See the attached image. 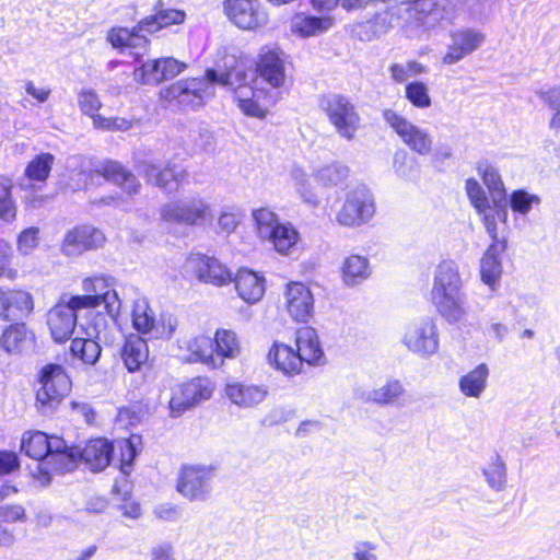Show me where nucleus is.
<instances>
[{
    "mask_svg": "<svg viewBox=\"0 0 560 560\" xmlns=\"http://www.w3.org/2000/svg\"><path fill=\"white\" fill-rule=\"evenodd\" d=\"M539 203V196L529 194L524 189L514 190L510 196L511 209L520 214H527L534 206Z\"/></svg>",
    "mask_w": 560,
    "mask_h": 560,
    "instance_id": "864d4df0",
    "label": "nucleus"
},
{
    "mask_svg": "<svg viewBox=\"0 0 560 560\" xmlns=\"http://www.w3.org/2000/svg\"><path fill=\"white\" fill-rule=\"evenodd\" d=\"M224 393L232 404L243 409H250L260 405L267 398L269 390L266 385L234 382L225 386Z\"/></svg>",
    "mask_w": 560,
    "mask_h": 560,
    "instance_id": "393cba45",
    "label": "nucleus"
},
{
    "mask_svg": "<svg viewBox=\"0 0 560 560\" xmlns=\"http://www.w3.org/2000/svg\"><path fill=\"white\" fill-rule=\"evenodd\" d=\"M81 112L90 117L94 116L102 107L97 93L91 89H83L78 95Z\"/></svg>",
    "mask_w": 560,
    "mask_h": 560,
    "instance_id": "13d9d810",
    "label": "nucleus"
},
{
    "mask_svg": "<svg viewBox=\"0 0 560 560\" xmlns=\"http://www.w3.org/2000/svg\"><path fill=\"white\" fill-rule=\"evenodd\" d=\"M445 0H386L369 5L368 18L355 24L353 32L364 42L387 34L399 20L402 10L408 21L417 27L429 30L442 18Z\"/></svg>",
    "mask_w": 560,
    "mask_h": 560,
    "instance_id": "f257e3e1",
    "label": "nucleus"
},
{
    "mask_svg": "<svg viewBox=\"0 0 560 560\" xmlns=\"http://www.w3.org/2000/svg\"><path fill=\"white\" fill-rule=\"evenodd\" d=\"M33 311V300L28 292L8 291V313L11 320L30 314Z\"/></svg>",
    "mask_w": 560,
    "mask_h": 560,
    "instance_id": "a18cd8bd",
    "label": "nucleus"
},
{
    "mask_svg": "<svg viewBox=\"0 0 560 560\" xmlns=\"http://www.w3.org/2000/svg\"><path fill=\"white\" fill-rule=\"evenodd\" d=\"M162 58L144 62L135 69V80L142 84H159L163 81Z\"/></svg>",
    "mask_w": 560,
    "mask_h": 560,
    "instance_id": "49530a36",
    "label": "nucleus"
},
{
    "mask_svg": "<svg viewBox=\"0 0 560 560\" xmlns=\"http://www.w3.org/2000/svg\"><path fill=\"white\" fill-rule=\"evenodd\" d=\"M154 316L152 310L145 302L137 303L132 311V324L135 329L142 334L153 337Z\"/></svg>",
    "mask_w": 560,
    "mask_h": 560,
    "instance_id": "de8ad7c7",
    "label": "nucleus"
},
{
    "mask_svg": "<svg viewBox=\"0 0 560 560\" xmlns=\"http://www.w3.org/2000/svg\"><path fill=\"white\" fill-rule=\"evenodd\" d=\"M186 349L189 355L186 358L188 362H200L210 368L221 365L214 357L213 339L208 336H198L186 342Z\"/></svg>",
    "mask_w": 560,
    "mask_h": 560,
    "instance_id": "2f4dec72",
    "label": "nucleus"
},
{
    "mask_svg": "<svg viewBox=\"0 0 560 560\" xmlns=\"http://www.w3.org/2000/svg\"><path fill=\"white\" fill-rule=\"evenodd\" d=\"M105 242L102 231L92 225H80L69 231L62 243L67 256H77L85 250L98 248Z\"/></svg>",
    "mask_w": 560,
    "mask_h": 560,
    "instance_id": "a211bd4d",
    "label": "nucleus"
},
{
    "mask_svg": "<svg viewBox=\"0 0 560 560\" xmlns=\"http://www.w3.org/2000/svg\"><path fill=\"white\" fill-rule=\"evenodd\" d=\"M405 387L398 380H387L385 384L370 390L365 400L380 406L394 405L398 398L404 395Z\"/></svg>",
    "mask_w": 560,
    "mask_h": 560,
    "instance_id": "e433bc0d",
    "label": "nucleus"
},
{
    "mask_svg": "<svg viewBox=\"0 0 560 560\" xmlns=\"http://www.w3.org/2000/svg\"><path fill=\"white\" fill-rule=\"evenodd\" d=\"M268 360L277 370L289 376L299 374L303 365L298 353L283 343L273 345L268 353Z\"/></svg>",
    "mask_w": 560,
    "mask_h": 560,
    "instance_id": "c756f323",
    "label": "nucleus"
},
{
    "mask_svg": "<svg viewBox=\"0 0 560 560\" xmlns=\"http://www.w3.org/2000/svg\"><path fill=\"white\" fill-rule=\"evenodd\" d=\"M401 343L413 354L429 359L440 349V332L436 319L423 316L409 322L401 337Z\"/></svg>",
    "mask_w": 560,
    "mask_h": 560,
    "instance_id": "0eeeda50",
    "label": "nucleus"
},
{
    "mask_svg": "<svg viewBox=\"0 0 560 560\" xmlns=\"http://www.w3.org/2000/svg\"><path fill=\"white\" fill-rule=\"evenodd\" d=\"M113 444L106 439H94L86 443L83 448L69 446L67 452L73 455L74 467L78 460H83L92 471H101L105 469L113 456Z\"/></svg>",
    "mask_w": 560,
    "mask_h": 560,
    "instance_id": "f3484780",
    "label": "nucleus"
},
{
    "mask_svg": "<svg viewBox=\"0 0 560 560\" xmlns=\"http://www.w3.org/2000/svg\"><path fill=\"white\" fill-rule=\"evenodd\" d=\"M431 302L436 312L448 324H456L467 315V295L464 291L458 265L452 260H442L434 269Z\"/></svg>",
    "mask_w": 560,
    "mask_h": 560,
    "instance_id": "f03ea898",
    "label": "nucleus"
},
{
    "mask_svg": "<svg viewBox=\"0 0 560 560\" xmlns=\"http://www.w3.org/2000/svg\"><path fill=\"white\" fill-rule=\"evenodd\" d=\"M537 95L547 104L550 108L560 109V86L540 89L537 91Z\"/></svg>",
    "mask_w": 560,
    "mask_h": 560,
    "instance_id": "774afa93",
    "label": "nucleus"
},
{
    "mask_svg": "<svg viewBox=\"0 0 560 560\" xmlns=\"http://www.w3.org/2000/svg\"><path fill=\"white\" fill-rule=\"evenodd\" d=\"M185 12L176 9H166L156 12L154 15L144 18L139 22V28L153 34L163 27L180 24L185 20Z\"/></svg>",
    "mask_w": 560,
    "mask_h": 560,
    "instance_id": "c9c22d12",
    "label": "nucleus"
},
{
    "mask_svg": "<svg viewBox=\"0 0 560 560\" xmlns=\"http://www.w3.org/2000/svg\"><path fill=\"white\" fill-rule=\"evenodd\" d=\"M450 37L451 44L443 57V63L445 65H454L463 60L477 50L485 40L482 33L471 28L454 31Z\"/></svg>",
    "mask_w": 560,
    "mask_h": 560,
    "instance_id": "6ab92c4d",
    "label": "nucleus"
},
{
    "mask_svg": "<svg viewBox=\"0 0 560 560\" xmlns=\"http://www.w3.org/2000/svg\"><path fill=\"white\" fill-rule=\"evenodd\" d=\"M70 351L73 357L80 359L85 364H95L102 352L96 338L86 336L85 338H75L71 341Z\"/></svg>",
    "mask_w": 560,
    "mask_h": 560,
    "instance_id": "79ce46f5",
    "label": "nucleus"
},
{
    "mask_svg": "<svg viewBox=\"0 0 560 560\" xmlns=\"http://www.w3.org/2000/svg\"><path fill=\"white\" fill-rule=\"evenodd\" d=\"M117 317L106 313H102L98 311H94L93 308H89L88 311V322L86 325L82 328L85 331V335L89 337H94L97 340L102 338L106 339L107 330L110 326H115L117 324Z\"/></svg>",
    "mask_w": 560,
    "mask_h": 560,
    "instance_id": "4c0bfd02",
    "label": "nucleus"
},
{
    "mask_svg": "<svg viewBox=\"0 0 560 560\" xmlns=\"http://www.w3.org/2000/svg\"><path fill=\"white\" fill-rule=\"evenodd\" d=\"M25 518V510L20 504H5L0 506V521L15 523Z\"/></svg>",
    "mask_w": 560,
    "mask_h": 560,
    "instance_id": "0e129e2a",
    "label": "nucleus"
},
{
    "mask_svg": "<svg viewBox=\"0 0 560 560\" xmlns=\"http://www.w3.org/2000/svg\"><path fill=\"white\" fill-rule=\"evenodd\" d=\"M383 118L411 151L419 155L431 153L433 138L427 129L412 124L405 116L393 109H385Z\"/></svg>",
    "mask_w": 560,
    "mask_h": 560,
    "instance_id": "9b49d317",
    "label": "nucleus"
},
{
    "mask_svg": "<svg viewBox=\"0 0 560 560\" xmlns=\"http://www.w3.org/2000/svg\"><path fill=\"white\" fill-rule=\"evenodd\" d=\"M100 175L121 188L128 196L140 192L141 184L138 178L124 165L116 161H105L97 168Z\"/></svg>",
    "mask_w": 560,
    "mask_h": 560,
    "instance_id": "a878e982",
    "label": "nucleus"
},
{
    "mask_svg": "<svg viewBox=\"0 0 560 560\" xmlns=\"http://www.w3.org/2000/svg\"><path fill=\"white\" fill-rule=\"evenodd\" d=\"M148 343L142 337L130 336L126 339L121 350V359L129 372L133 373L139 371L148 361Z\"/></svg>",
    "mask_w": 560,
    "mask_h": 560,
    "instance_id": "7c9ffc66",
    "label": "nucleus"
},
{
    "mask_svg": "<svg viewBox=\"0 0 560 560\" xmlns=\"http://www.w3.org/2000/svg\"><path fill=\"white\" fill-rule=\"evenodd\" d=\"M212 395V384L208 378L196 377L174 389L170 400V415L180 417Z\"/></svg>",
    "mask_w": 560,
    "mask_h": 560,
    "instance_id": "ddd939ff",
    "label": "nucleus"
},
{
    "mask_svg": "<svg viewBox=\"0 0 560 560\" xmlns=\"http://www.w3.org/2000/svg\"><path fill=\"white\" fill-rule=\"evenodd\" d=\"M287 310L291 317L307 323L313 316L314 298L311 290L301 282L290 283L285 292Z\"/></svg>",
    "mask_w": 560,
    "mask_h": 560,
    "instance_id": "4be33fe9",
    "label": "nucleus"
},
{
    "mask_svg": "<svg viewBox=\"0 0 560 560\" xmlns=\"http://www.w3.org/2000/svg\"><path fill=\"white\" fill-rule=\"evenodd\" d=\"M253 219L257 234L262 240L272 236V232L282 224L278 221L277 214L267 208L254 210Z\"/></svg>",
    "mask_w": 560,
    "mask_h": 560,
    "instance_id": "c03bdc74",
    "label": "nucleus"
},
{
    "mask_svg": "<svg viewBox=\"0 0 560 560\" xmlns=\"http://www.w3.org/2000/svg\"><path fill=\"white\" fill-rule=\"evenodd\" d=\"M177 326L176 318L168 313L161 314L160 318L154 319L153 337L155 339L164 338L168 339L172 337Z\"/></svg>",
    "mask_w": 560,
    "mask_h": 560,
    "instance_id": "bf43d9fd",
    "label": "nucleus"
},
{
    "mask_svg": "<svg viewBox=\"0 0 560 560\" xmlns=\"http://www.w3.org/2000/svg\"><path fill=\"white\" fill-rule=\"evenodd\" d=\"M319 107L342 139L351 141L355 138L361 127V117L357 106L348 96L329 93L320 98Z\"/></svg>",
    "mask_w": 560,
    "mask_h": 560,
    "instance_id": "39448f33",
    "label": "nucleus"
},
{
    "mask_svg": "<svg viewBox=\"0 0 560 560\" xmlns=\"http://www.w3.org/2000/svg\"><path fill=\"white\" fill-rule=\"evenodd\" d=\"M296 353L304 362L308 364H322L324 362V351L322 349L317 332L312 327H302L296 331Z\"/></svg>",
    "mask_w": 560,
    "mask_h": 560,
    "instance_id": "cd10ccee",
    "label": "nucleus"
},
{
    "mask_svg": "<svg viewBox=\"0 0 560 560\" xmlns=\"http://www.w3.org/2000/svg\"><path fill=\"white\" fill-rule=\"evenodd\" d=\"M241 222V213L238 210L225 209L221 212L218 224L222 232L226 234L233 233Z\"/></svg>",
    "mask_w": 560,
    "mask_h": 560,
    "instance_id": "680f3d73",
    "label": "nucleus"
},
{
    "mask_svg": "<svg viewBox=\"0 0 560 560\" xmlns=\"http://www.w3.org/2000/svg\"><path fill=\"white\" fill-rule=\"evenodd\" d=\"M92 301L90 298L70 296L51 307L47 313V325L52 339L63 342L71 338L78 323V312L86 308Z\"/></svg>",
    "mask_w": 560,
    "mask_h": 560,
    "instance_id": "1a4fd4ad",
    "label": "nucleus"
},
{
    "mask_svg": "<svg viewBox=\"0 0 560 560\" xmlns=\"http://www.w3.org/2000/svg\"><path fill=\"white\" fill-rule=\"evenodd\" d=\"M332 22L330 16L298 14L292 19L291 30L302 37L316 36L328 31Z\"/></svg>",
    "mask_w": 560,
    "mask_h": 560,
    "instance_id": "72a5a7b5",
    "label": "nucleus"
},
{
    "mask_svg": "<svg viewBox=\"0 0 560 560\" xmlns=\"http://www.w3.org/2000/svg\"><path fill=\"white\" fill-rule=\"evenodd\" d=\"M259 95L260 92L255 91L252 86L240 83L235 89L234 98L245 115L262 118L266 115V109L259 103Z\"/></svg>",
    "mask_w": 560,
    "mask_h": 560,
    "instance_id": "f704fd0d",
    "label": "nucleus"
},
{
    "mask_svg": "<svg viewBox=\"0 0 560 560\" xmlns=\"http://www.w3.org/2000/svg\"><path fill=\"white\" fill-rule=\"evenodd\" d=\"M236 291L242 300L249 304L257 303L265 293V278L257 272L242 268L232 278Z\"/></svg>",
    "mask_w": 560,
    "mask_h": 560,
    "instance_id": "bb28decb",
    "label": "nucleus"
},
{
    "mask_svg": "<svg viewBox=\"0 0 560 560\" xmlns=\"http://www.w3.org/2000/svg\"><path fill=\"white\" fill-rule=\"evenodd\" d=\"M186 266L201 282L222 287L232 281V272L214 257L191 254Z\"/></svg>",
    "mask_w": 560,
    "mask_h": 560,
    "instance_id": "dca6fc26",
    "label": "nucleus"
},
{
    "mask_svg": "<svg viewBox=\"0 0 560 560\" xmlns=\"http://www.w3.org/2000/svg\"><path fill=\"white\" fill-rule=\"evenodd\" d=\"M240 72L207 69L205 77L177 81L167 90V95L186 108L196 109L203 105L205 98L213 94L212 85L220 84L233 88L238 80Z\"/></svg>",
    "mask_w": 560,
    "mask_h": 560,
    "instance_id": "20e7f679",
    "label": "nucleus"
},
{
    "mask_svg": "<svg viewBox=\"0 0 560 560\" xmlns=\"http://www.w3.org/2000/svg\"><path fill=\"white\" fill-rule=\"evenodd\" d=\"M145 34H149L145 30L139 28V23L132 27H114L107 35V40L115 48H129L131 54L139 58L148 51L149 39Z\"/></svg>",
    "mask_w": 560,
    "mask_h": 560,
    "instance_id": "b1692460",
    "label": "nucleus"
},
{
    "mask_svg": "<svg viewBox=\"0 0 560 560\" xmlns=\"http://www.w3.org/2000/svg\"><path fill=\"white\" fill-rule=\"evenodd\" d=\"M26 328L24 325H14L5 329L1 337V346L9 352H18L26 338Z\"/></svg>",
    "mask_w": 560,
    "mask_h": 560,
    "instance_id": "5fc2aeb1",
    "label": "nucleus"
},
{
    "mask_svg": "<svg viewBox=\"0 0 560 560\" xmlns=\"http://www.w3.org/2000/svg\"><path fill=\"white\" fill-rule=\"evenodd\" d=\"M38 228H27L22 231L18 238V248L23 255L30 254L38 244Z\"/></svg>",
    "mask_w": 560,
    "mask_h": 560,
    "instance_id": "052dcab7",
    "label": "nucleus"
},
{
    "mask_svg": "<svg viewBox=\"0 0 560 560\" xmlns=\"http://www.w3.org/2000/svg\"><path fill=\"white\" fill-rule=\"evenodd\" d=\"M466 192L477 212H486L489 209L486 192L476 179L469 178L466 180Z\"/></svg>",
    "mask_w": 560,
    "mask_h": 560,
    "instance_id": "6e6d98bb",
    "label": "nucleus"
},
{
    "mask_svg": "<svg viewBox=\"0 0 560 560\" xmlns=\"http://www.w3.org/2000/svg\"><path fill=\"white\" fill-rule=\"evenodd\" d=\"M36 407L43 415L52 413L71 389V381L59 364H47L39 373Z\"/></svg>",
    "mask_w": 560,
    "mask_h": 560,
    "instance_id": "423d86ee",
    "label": "nucleus"
},
{
    "mask_svg": "<svg viewBox=\"0 0 560 560\" xmlns=\"http://www.w3.org/2000/svg\"><path fill=\"white\" fill-rule=\"evenodd\" d=\"M259 77L273 88H279L285 79V54L278 48L262 47L256 63Z\"/></svg>",
    "mask_w": 560,
    "mask_h": 560,
    "instance_id": "aec40b11",
    "label": "nucleus"
},
{
    "mask_svg": "<svg viewBox=\"0 0 560 560\" xmlns=\"http://www.w3.org/2000/svg\"><path fill=\"white\" fill-rule=\"evenodd\" d=\"M54 162L55 156L51 153H40L28 162L24 175L30 182L44 184L49 177Z\"/></svg>",
    "mask_w": 560,
    "mask_h": 560,
    "instance_id": "a19ab883",
    "label": "nucleus"
},
{
    "mask_svg": "<svg viewBox=\"0 0 560 560\" xmlns=\"http://www.w3.org/2000/svg\"><path fill=\"white\" fill-rule=\"evenodd\" d=\"M342 281L348 287H355L371 276L370 264L366 257L350 255L341 266Z\"/></svg>",
    "mask_w": 560,
    "mask_h": 560,
    "instance_id": "473e14b6",
    "label": "nucleus"
},
{
    "mask_svg": "<svg viewBox=\"0 0 560 560\" xmlns=\"http://www.w3.org/2000/svg\"><path fill=\"white\" fill-rule=\"evenodd\" d=\"M214 470L208 466H184L176 489L189 501H206L212 491Z\"/></svg>",
    "mask_w": 560,
    "mask_h": 560,
    "instance_id": "f8f14e48",
    "label": "nucleus"
},
{
    "mask_svg": "<svg viewBox=\"0 0 560 560\" xmlns=\"http://www.w3.org/2000/svg\"><path fill=\"white\" fill-rule=\"evenodd\" d=\"M478 170L488 189L501 197L504 194V186L497 168L488 163H480Z\"/></svg>",
    "mask_w": 560,
    "mask_h": 560,
    "instance_id": "4d7b16f0",
    "label": "nucleus"
},
{
    "mask_svg": "<svg viewBox=\"0 0 560 560\" xmlns=\"http://www.w3.org/2000/svg\"><path fill=\"white\" fill-rule=\"evenodd\" d=\"M222 5L226 18L241 30H256L267 22L258 0H224Z\"/></svg>",
    "mask_w": 560,
    "mask_h": 560,
    "instance_id": "2eb2a0df",
    "label": "nucleus"
},
{
    "mask_svg": "<svg viewBox=\"0 0 560 560\" xmlns=\"http://www.w3.org/2000/svg\"><path fill=\"white\" fill-rule=\"evenodd\" d=\"M376 545L371 541H358L353 546L352 560H378Z\"/></svg>",
    "mask_w": 560,
    "mask_h": 560,
    "instance_id": "e2e57ef3",
    "label": "nucleus"
},
{
    "mask_svg": "<svg viewBox=\"0 0 560 560\" xmlns=\"http://www.w3.org/2000/svg\"><path fill=\"white\" fill-rule=\"evenodd\" d=\"M139 172L149 184H152L167 194L178 189L179 183L184 178V171L176 170L174 164L167 163L163 168L152 162H142L139 165Z\"/></svg>",
    "mask_w": 560,
    "mask_h": 560,
    "instance_id": "412c9836",
    "label": "nucleus"
},
{
    "mask_svg": "<svg viewBox=\"0 0 560 560\" xmlns=\"http://www.w3.org/2000/svg\"><path fill=\"white\" fill-rule=\"evenodd\" d=\"M348 173L346 165L335 162L319 168L316 177L324 186H337L347 178Z\"/></svg>",
    "mask_w": 560,
    "mask_h": 560,
    "instance_id": "8fccbe9b",
    "label": "nucleus"
},
{
    "mask_svg": "<svg viewBox=\"0 0 560 560\" xmlns=\"http://www.w3.org/2000/svg\"><path fill=\"white\" fill-rule=\"evenodd\" d=\"M490 369L487 363H479L475 369L460 376L458 387L460 393L470 398H480L488 386Z\"/></svg>",
    "mask_w": 560,
    "mask_h": 560,
    "instance_id": "c85d7f7f",
    "label": "nucleus"
},
{
    "mask_svg": "<svg viewBox=\"0 0 560 560\" xmlns=\"http://www.w3.org/2000/svg\"><path fill=\"white\" fill-rule=\"evenodd\" d=\"M406 98L418 108H428L431 106V97L428 86L421 81H413L406 85Z\"/></svg>",
    "mask_w": 560,
    "mask_h": 560,
    "instance_id": "603ef678",
    "label": "nucleus"
},
{
    "mask_svg": "<svg viewBox=\"0 0 560 560\" xmlns=\"http://www.w3.org/2000/svg\"><path fill=\"white\" fill-rule=\"evenodd\" d=\"M161 218L168 224L200 226L212 220L213 215L211 206L203 198L195 196L167 202L161 209Z\"/></svg>",
    "mask_w": 560,
    "mask_h": 560,
    "instance_id": "6e6552de",
    "label": "nucleus"
},
{
    "mask_svg": "<svg viewBox=\"0 0 560 560\" xmlns=\"http://www.w3.org/2000/svg\"><path fill=\"white\" fill-rule=\"evenodd\" d=\"M214 357L218 362L223 363V359H234L240 354V342L235 332L228 329H219L213 340Z\"/></svg>",
    "mask_w": 560,
    "mask_h": 560,
    "instance_id": "58836bf2",
    "label": "nucleus"
},
{
    "mask_svg": "<svg viewBox=\"0 0 560 560\" xmlns=\"http://www.w3.org/2000/svg\"><path fill=\"white\" fill-rule=\"evenodd\" d=\"M506 249V242H492L480 259L481 281L493 292L498 289L502 276L501 254Z\"/></svg>",
    "mask_w": 560,
    "mask_h": 560,
    "instance_id": "5701e85b",
    "label": "nucleus"
},
{
    "mask_svg": "<svg viewBox=\"0 0 560 560\" xmlns=\"http://www.w3.org/2000/svg\"><path fill=\"white\" fill-rule=\"evenodd\" d=\"M20 467L18 455L13 452H0V475H7Z\"/></svg>",
    "mask_w": 560,
    "mask_h": 560,
    "instance_id": "338daca9",
    "label": "nucleus"
},
{
    "mask_svg": "<svg viewBox=\"0 0 560 560\" xmlns=\"http://www.w3.org/2000/svg\"><path fill=\"white\" fill-rule=\"evenodd\" d=\"M162 70L164 74L163 81L175 78L186 68L184 62H180L172 57L162 58Z\"/></svg>",
    "mask_w": 560,
    "mask_h": 560,
    "instance_id": "69168bd1",
    "label": "nucleus"
},
{
    "mask_svg": "<svg viewBox=\"0 0 560 560\" xmlns=\"http://www.w3.org/2000/svg\"><path fill=\"white\" fill-rule=\"evenodd\" d=\"M82 290L86 294L74 296L92 299V301L86 305V308H94L104 304L108 314L113 316L119 315L121 302L117 292L113 289L112 277L94 276L85 278L82 281Z\"/></svg>",
    "mask_w": 560,
    "mask_h": 560,
    "instance_id": "4468645a",
    "label": "nucleus"
},
{
    "mask_svg": "<svg viewBox=\"0 0 560 560\" xmlns=\"http://www.w3.org/2000/svg\"><path fill=\"white\" fill-rule=\"evenodd\" d=\"M299 232L290 223H282L272 232V236H268L266 240L273 244L275 249L282 255L291 254L295 250Z\"/></svg>",
    "mask_w": 560,
    "mask_h": 560,
    "instance_id": "ea45409f",
    "label": "nucleus"
},
{
    "mask_svg": "<svg viewBox=\"0 0 560 560\" xmlns=\"http://www.w3.org/2000/svg\"><path fill=\"white\" fill-rule=\"evenodd\" d=\"M375 213L372 191L359 185L346 194L345 202L337 213V221L343 226H360L368 223Z\"/></svg>",
    "mask_w": 560,
    "mask_h": 560,
    "instance_id": "9d476101",
    "label": "nucleus"
},
{
    "mask_svg": "<svg viewBox=\"0 0 560 560\" xmlns=\"http://www.w3.org/2000/svg\"><path fill=\"white\" fill-rule=\"evenodd\" d=\"M295 189L304 202L315 207L318 205V197L314 192L306 174L300 167H294L291 172Z\"/></svg>",
    "mask_w": 560,
    "mask_h": 560,
    "instance_id": "3c124183",
    "label": "nucleus"
},
{
    "mask_svg": "<svg viewBox=\"0 0 560 560\" xmlns=\"http://www.w3.org/2000/svg\"><path fill=\"white\" fill-rule=\"evenodd\" d=\"M22 450L39 462L40 470L45 474H63L74 469V457L67 452L68 444L59 436H48L40 431L30 432L22 439Z\"/></svg>",
    "mask_w": 560,
    "mask_h": 560,
    "instance_id": "7ed1b4c3",
    "label": "nucleus"
},
{
    "mask_svg": "<svg viewBox=\"0 0 560 560\" xmlns=\"http://www.w3.org/2000/svg\"><path fill=\"white\" fill-rule=\"evenodd\" d=\"M16 217V206L12 199V183L8 178H0V219L12 222Z\"/></svg>",
    "mask_w": 560,
    "mask_h": 560,
    "instance_id": "09e8293b",
    "label": "nucleus"
},
{
    "mask_svg": "<svg viewBox=\"0 0 560 560\" xmlns=\"http://www.w3.org/2000/svg\"><path fill=\"white\" fill-rule=\"evenodd\" d=\"M488 486L502 491L506 486V465L499 454H494L491 462L482 469Z\"/></svg>",
    "mask_w": 560,
    "mask_h": 560,
    "instance_id": "37998d69",
    "label": "nucleus"
}]
</instances>
